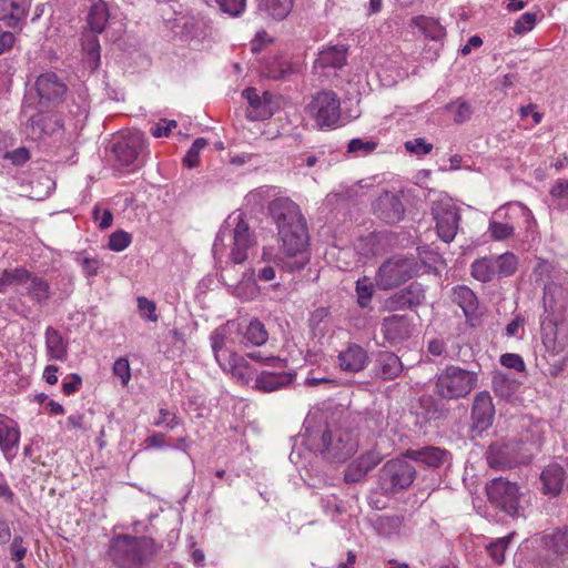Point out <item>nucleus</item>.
Wrapping results in <instances>:
<instances>
[{
  "label": "nucleus",
  "instance_id": "obj_30",
  "mask_svg": "<svg viewBox=\"0 0 568 568\" xmlns=\"http://www.w3.org/2000/svg\"><path fill=\"white\" fill-rule=\"evenodd\" d=\"M310 327L315 337H324L331 332L333 322L325 307L316 308L310 317Z\"/></svg>",
  "mask_w": 568,
  "mask_h": 568
},
{
  "label": "nucleus",
  "instance_id": "obj_6",
  "mask_svg": "<svg viewBox=\"0 0 568 568\" xmlns=\"http://www.w3.org/2000/svg\"><path fill=\"white\" fill-rule=\"evenodd\" d=\"M432 215L436 222L438 236L446 243L452 242L458 231L459 212L453 199L439 194L432 204Z\"/></svg>",
  "mask_w": 568,
  "mask_h": 568
},
{
  "label": "nucleus",
  "instance_id": "obj_14",
  "mask_svg": "<svg viewBox=\"0 0 568 568\" xmlns=\"http://www.w3.org/2000/svg\"><path fill=\"white\" fill-rule=\"evenodd\" d=\"M495 416V407L488 392L476 395L471 409L473 430L483 433L491 425Z\"/></svg>",
  "mask_w": 568,
  "mask_h": 568
},
{
  "label": "nucleus",
  "instance_id": "obj_55",
  "mask_svg": "<svg viewBox=\"0 0 568 568\" xmlns=\"http://www.w3.org/2000/svg\"><path fill=\"white\" fill-rule=\"evenodd\" d=\"M101 210L99 206H95L93 210V217L97 222H99V227L102 230L109 229L113 222V214L110 210H104L102 212V216L100 219Z\"/></svg>",
  "mask_w": 568,
  "mask_h": 568
},
{
  "label": "nucleus",
  "instance_id": "obj_41",
  "mask_svg": "<svg viewBox=\"0 0 568 568\" xmlns=\"http://www.w3.org/2000/svg\"><path fill=\"white\" fill-rule=\"evenodd\" d=\"M206 145L207 141L205 139H196L183 159L184 164L190 169L197 166L200 153Z\"/></svg>",
  "mask_w": 568,
  "mask_h": 568
},
{
  "label": "nucleus",
  "instance_id": "obj_15",
  "mask_svg": "<svg viewBox=\"0 0 568 568\" xmlns=\"http://www.w3.org/2000/svg\"><path fill=\"white\" fill-rule=\"evenodd\" d=\"M374 213L388 224L399 222L404 216V205L398 195L389 192L381 194L373 203Z\"/></svg>",
  "mask_w": 568,
  "mask_h": 568
},
{
  "label": "nucleus",
  "instance_id": "obj_34",
  "mask_svg": "<svg viewBox=\"0 0 568 568\" xmlns=\"http://www.w3.org/2000/svg\"><path fill=\"white\" fill-rule=\"evenodd\" d=\"M496 275L510 276L513 275L518 265V260L513 253H504L494 258Z\"/></svg>",
  "mask_w": 568,
  "mask_h": 568
},
{
  "label": "nucleus",
  "instance_id": "obj_13",
  "mask_svg": "<svg viewBox=\"0 0 568 568\" xmlns=\"http://www.w3.org/2000/svg\"><path fill=\"white\" fill-rule=\"evenodd\" d=\"M236 221L230 258L235 264H242L247 258L248 250L253 248L256 242L242 215H237Z\"/></svg>",
  "mask_w": 568,
  "mask_h": 568
},
{
  "label": "nucleus",
  "instance_id": "obj_2",
  "mask_svg": "<svg viewBox=\"0 0 568 568\" xmlns=\"http://www.w3.org/2000/svg\"><path fill=\"white\" fill-rule=\"evenodd\" d=\"M489 500L511 517L523 516L527 499L516 484L504 478H495L487 485Z\"/></svg>",
  "mask_w": 568,
  "mask_h": 568
},
{
  "label": "nucleus",
  "instance_id": "obj_42",
  "mask_svg": "<svg viewBox=\"0 0 568 568\" xmlns=\"http://www.w3.org/2000/svg\"><path fill=\"white\" fill-rule=\"evenodd\" d=\"M537 22V16L534 12H525L514 23L513 31L516 34H524L534 29Z\"/></svg>",
  "mask_w": 568,
  "mask_h": 568
},
{
  "label": "nucleus",
  "instance_id": "obj_10",
  "mask_svg": "<svg viewBox=\"0 0 568 568\" xmlns=\"http://www.w3.org/2000/svg\"><path fill=\"white\" fill-rule=\"evenodd\" d=\"M308 112L320 128H332L339 120V99L332 91L320 92L308 104Z\"/></svg>",
  "mask_w": 568,
  "mask_h": 568
},
{
  "label": "nucleus",
  "instance_id": "obj_46",
  "mask_svg": "<svg viewBox=\"0 0 568 568\" xmlns=\"http://www.w3.org/2000/svg\"><path fill=\"white\" fill-rule=\"evenodd\" d=\"M510 538L511 535L505 536L488 546L489 554L496 564H501L504 561V552Z\"/></svg>",
  "mask_w": 568,
  "mask_h": 568
},
{
  "label": "nucleus",
  "instance_id": "obj_35",
  "mask_svg": "<svg viewBox=\"0 0 568 568\" xmlns=\"http://www.w3.org/2000/svg\"><path fill=\"white\" fill-rule=\"evenodd\" d=\"M423 298H424V296L419 292V290H416V292H414L413 285H412V286H409V288L406 292H403L399 295H396L395 297L389 298L387 301V305H388V307H393L395 305H398L400 307H404V306L413 307V306L420 304Z\"/></svg>",
  "mask_w": 568,
  "mask_h": 568
},
{
  "label": "nucleus",
  "instance_id": "obj_43",
  "mask_svg": "<svg viewBox=\"0 0 568 568\" xmlns=\"http://www.w3.org/2000/svg\"><path fill=\"white\" fill-rule=\"evenodd\" d=\"M338 367L345 373H356L366 366V357H336Z\"/></svg>",
  "mask_w": 568,
  "mask_h": 568
},
{
  "label": "nucleus",
  "instance_id": "obj_3",
  "mask_svg": "<svg viewBox=\"0 0 568 568\" xmlns=\"http://www.w3.org/2000/svg\"><path fill=\"white\" fill-rule=\"evenodd\" d=\"M477 385V374L457 366L445 368L437 378L436 389L439 396L457 399L468 395Z\"/></svg>",
  "mask_w": 568,
  "mask_h": 568
},
{
  "label": "nucleus",
  "instance_id": "obj_22",
  "mask_svg": "<svg viewBox=\"0 0 568 568\" xmlns=\"http://www.w3.org/2000/svg\"><path fill=\"white\" fill-rule=\"evenodd\" d=\"M381 456L377 453L368 452L362 455L356 462L352 463L345 473V480L347 483L359 481L371 469H373L381 462Z\"/></svg>",
  "mask_w": 568,
  "mask_h": 568
},
{
  "label": "nucleus",
  "instance_id": "obj_29",
  "mask_svg": "<svg viewBox=\"0 0 568 568\" xmlns=\"http://www.w3.org/2000/svg\"><path fill=\"white\" fill-rule=\"evenodd\" d=\"M453 301L458 304L466 317L473 316L478 308V300L475 293L467 286H457L453 290Z\"/></svg>",
  "mask_w": 568,
  "mask_h": 568
},
{
  "label": "nucleus",
  "instance_id": "obj_37",
  "mask_svg": "<svg viewBox=\"0 0 568 568\" xmlns=\"http://www.w3.org/2000/svg\"><path fill=\"white\" fill-rule=\"evenodd\" d=\"M265 10L277 20L284 19L293 7V0H263Z\"/></svg>",
  "mask_w": 568,
  "mask_h": 568
},
{
  "label": "nucleus",
  "instance_id": "obj_57",
  "mask_svg": "<svg viewBox=\"0 0 568 568\" xmlns=\"http://www.w3.org/2000/svg\"><path fill=\"white\" fill-rule=\"evenodd\" d=\"M376 148V143L372 141L364 142L361 139H353L348 143V152H357V151H365L366 153H369L374 151Z\"/></svg>",
  "mask_w": 568,
  "mask_h": 568
},
{
  "label": "nucleus",
  "instance_id": "obj_12",
  "mask_svg": "<svg viewBox=\"0 0 568 568\" xmlns=\"http://www.w3.org/2000/svg\"><path fill=\"white\" fill-rule=\"evenodd\" d=\"M243 97L248 102L246 115L252 121H263L273 115L275 102L270 92L264 91L262 95H260L255 88H247L243 91Z\"/></svg>",
  "mask_w": 568,
  "mask_h": 568
},
{
  "label": "nucleus",
  "instance_id": "obj_18",
  "mask_svg": "<svg viewBox=\"0 0 568 568\" xmlns=\"http://www.w3.org/2000/svg\"><path fill=\"white\" fill-rule=\"evenodd\" d=\"M405 457L417 463H423L426 466L437 468L449 462L450 454L439 447L429 446L422 449H408L405 453Z\"/></svg>",
  "mask_w": 568,
  "mask_h": 568
},
{
  "label": "nucleus",
  "instance_id": "obj_23",
  "mask_svg": "<svg viewBox=\"0 0 568 568\" xmlns=\"http://www.w3.org/2000/svg\"><path fill=\"white\" fill-rule=\"evenodd\" d=\"M292 381V374L263 371L255 378V387L262 392H274L291 384Z\"/></svg>",
  "mask_w": 568,
  "mask_h": 568
},
{
  "label": "nucleus",
  "instance_id": "obj_21",
  "mask_svg": "<svg viewBox=\"0 0 568 568\" xmlns=\"http://www.w3.org/2000/svg\"><path fill=\"white\" fill-rule=\"evenodd\" d=\"M215 359L224 372L242 383H247L254 374L246 357H215Z\"/></svg>",
  "mask_w": 568,
  "mask_h": 568
},
{
  "label": "nucleus",
  "instance_id": "obj_9",
  "mask_svg": "<svg viewBox=\"0 0 568 568\" xmlns=\"http://www.w3.org/2000/svg\"><path fill=\"white\" fill-rule=\"evenodd\" d=\"M545 554L540 557V568H568V528L542 538Z\"/></svg>",
  "mask_w": 568,
  "mask_h": 568
},
{
  "label": "nucleus",
  "instance_id": "obj_60",
  "mask_svg": "<svg viewBox=\"0 0 568 568\" xmlns=\"http://www.w3.org/2000/svg\"><path fill=\"white\" fill-rule=\"evenodd\" d=\"M146 448H164L165 435L161 433H154L145 439Z\"/></svg>",
  "mask_w": 568,
  "mask_h": 568
},
{
  "label": "nucleus",
  "instance_id": "obj_61",
  "mask_svg": "<svg viewBox=\"0 0 568 568\" xmlns=\"http://www.w3.org/2000/svg\"><path fill=\"white\" fill-rule=\"evenodd\" d=\"M500 363L503 366L514 368L518 372H521L525 368L523 357H500Z\"/></svg>",
  "mask_w": 568,
  "mask_h": 568
},
{
  "label": "nucleus",
  "instance_id": "obj_48",
  "mask_svg": "<svg viewBox=\"0 0 568 568\" xmlns=\"http://www.w3.org/2000/svg\"><path fill=\"white\" fill-rule=\"evenodd\" d=\"M113 373L121 378L123 386L128 385L131 378V369L128 357H118L113 364Z\"/></svg>",
  "mask_w": 568,
  "mask_h": 568
},
{
  "label": "nucleus",
  "instance_id": "obj_1",
  "mask_svg": "<svg viewBox=\"0 0 568 568\" xmlns=\"http://www.w3.org/2000/svg\"><path fill=\"white\" fill-rule=\"evenodd\" d=\"M270 213L277 226L283 252L287 257H297L285 262L283 267L288 272L302 270L308 262V232L298 205L290 199H275L270 203Z\"/></svg>",
  "mask_w": 568,
  "mask_h": 568
},
{
  "label": "nucleus",
  "instance_id": "obj_54",
  "mask_svg": "<svg viewBox=\"0 0 568 568\" xmlns=\"http://www.w3.org/2000/svg\"><path fill=\"white\" fill-rule=\"evenodd\" d=\"M525 317L523 315H516V317L507 324L506 335L509 337L518 336L524 332Z\"/></svg>",
  "mask_w": 568,
  "mask_h": 568
},
{
  "label": "nucleus",
  "instance_id": "obj_45",
  "mask_svg": "<svg viewBox=\"0 0 568 568\" xmlns=\"http://www.w3.org/2000/svg\"><path fill=\"white\" fill-rule=\"evenodd\" d=\"M219 4L220 9L231 16V17H239L243 13L246 0H215Z\"/></svg>",
  "mask_w": 568,
  "mask_h": 568
},
{
  "label": "nucleus",
  "instance_id": "obj_25",
  "mask_svg": "<svg viewBox=\"0 0 568 568\" xmlns=\"http://www.w3.org/2000/svg\"><path fill=\"white\" fill-rule=\"evenodd\" d=\"M521 427L526 428V434L521 435L520 445L523 447H527L526 444L530 446L538 447L544 438V435L547 430V425L544 422H534L528 417L521 418Z\"/></svg>",
  "mask_w": 568,
  "mask_h": 568
},
{
  "label": "nucleus",
  "instance_id": "obj_59",
  "mask_svg": "<svg viewBox=\"0 0 568 568\" xmlns=\"http://www.w3.org/2000/svg\"><path fill=\"white\" fill-rule=\"evenodd\" d=\"M550 194L554 197L568 200V181L559 180L551 189Z\"/></svg>",
  "mask_w": 568,
  "mask_h": 568
},
{
  "label": "nucleus",
  "instance_id": "obj_11",
  "mask_svg": "<svg viewBox=\"0 0 568 568\" xmlns=\"http://www.w3.org/2000/svg\"><path fill=\"white\" fill-rule=\"evenodd\" d=\"M145 148L144 134L139 130L128 131L116 139L112 151L119 164L132 165Z\"/></svg>",
  "mask_w": 568,
  "mask_h": 568
},
{
  "label": "nucleus",
  "instance_id": "obj_20",
  "mask_svg": "<svg viewBox=\"0 0 568 568\" xmlns=\"http://www.w3.org/2000/svg\"><path fill=\"white\" fill-rule=\"evenodd\" d=\"M566 471L564 467L557 463L548 465L540 475L542 484V493L550 496L558 495L564 486Z\"/></svg>",
  "mask_w": 568,
  "mask_h": 568
},
{
  "label": "nucleus",
  "instance_id": "obj_19",
  "mask_svg": "<svg viewBox=\"0 0 568 568\" xmlns=\"http://www.w3.org/2000/svg\"><path fill=\"white\" fill-rule=\"evenodd\" d=\"M60 128L59 116L51 112H39L29 120V130L33 139H42Z\"/></svg>",
  "mask_w": 568,
  "mask_h": 568
},
{
  "label": "nucleus",
  "instance_id": "obj_52",
  "mask_svg": "<svg viewBox=\"0 0 568 568\" xmlns=\"http://www.w3.org/2000/svg\"><path fill=\"white\" fill-rule=\"evenodd\" d=\"M6 281L10 284L19 283L23 285H28L30 280L32 278L30 274L22 268H16L13 271H4Z\"/></svg>",
  "mask_w": 568,
  "mask_h": 568
},
{
  "label": "nucleus",
  "instance_id": "obj_4",
  "mask_svg": "<svg viewBox=\"0 0 568 568\" xmlns=\"http://www.w3.org/2000/svg\"><path fill=\"white\" fill-rule=\"evenodd\" d=\"M357 446L356 439L349 432L337 428L323 432L318 449L324 458L343 463L356 453Z\"/></svg>",
  "mask_w": 568,
  "mask_h": 568
},
{
  "label": "nucleus",
  "instance_id": "obj_26",
  "mask_svg": "<svg viewBox=\"0 0 568 568\" xmlns=\"http://www.w3.org/2000/svg\"><path fill=\"white\" fill-rule=\"evenodd\" d=\"M346 63V48L344 45H334L320 52L315 61V68L339 69Z\"/></svg>",
  "mask_w": 568,
  "mask_h": 568
},
{
  "label": "nucleus",
  "instance_id": "obj_36",
  "mask_svg": "<svg viewBox=\"0 0 568 568\" xmlns=\"http://www.w3.org/2000/svg\"><path fill=\"white\" fill-rule=\"evenodd\" d=\"M237 329L239 324L233 321H229L226 324L217 327L211 335L213 352H220L223 348L227 336Z\"/></svg>",
  "mask_w": 568,
  "mask_h": 568
},
{
  "label": "nucleus",
  "instance_id": "obj_49",
  "mask_svg": "<svg viewBox=\"0 0 568 568\" xmlns=\"http://www.w3.org/2000/svg\"><path fill=\"white\" fill-rule=\"evenodd\" d=\"M295 72V67L288 61H278L273 64L268 71V77L275 80L284 79L286 75Z\"/></svg>",
  "mask_w": 568,
  "mask_h": 568
},
{
  "label": "nucleus",
  "instance_id": "obj_51",
  "mask_svg": "<svg viewBox=\"0 0 568 568\" xmlns=\"http://www.w3.org/2000/svg\"><path fill=\"white\" fill-rule=\"evenodd\" d=\"M138 308L143 317L152 322L158 321V315L155 314L156 307L154 302L141 296L138 298Z\"/></svg>",
  "mask_w": 568,
  "mask_h": 568
},
{
  "label": "nucleus",
  "instance_id": "obj_17",
  "mask_svg": "<svg viewBox=\"0 0 568 568\" xmlns=\"http://www.w3.org/2000/svg\"><path fill=\"white\" fill-rule=\"evenodd\" d=\"M20 442V429L18 423L0 414V450L8 460L14 457V449Z\"/></svg>",
  "mask_w": 568,
  "mask_h": 568
},
{
  "label": "nucleus",
  "instance_id": "obj_8",
  "mask_svg": "<svg viewBox=\"0 0 568 568\" xmlns=\"http://www.w3.org/2000/svg\"><path fill=\"white\" fill-rule=\"evenodd\" d=\"M413 274V260L392 257L379 266L375 277V285L381 290H392L408 281Z\"/></svg>",
  "mask_w": 568,
  "mask_h": 568
},
{
  "label": "nucleus",
  "instance_id": "obj_39",
  "mask_svg": "<svg viewBox=\"0 0 568 568\" xmlns=\"http://www.w3.org/2000/svg\"><path fill=\"white\" fill-rule=\"evenodd\" d=\"M26 288L28 294L39 302L49 298V284L41 278L32 277Z\"/></svg>",
  "mask_w": 568,
  "mask_h": 568
},
{
  "label": "nucleus",
  "instance_id": "obj_63",
  "mask_svg": "<svg viewBox=\"0 0 568 568\" xmlns=\"http://www.w3.org/2000/svg\"><path fill=\"white\" fill-rule=\"evenodd\" d=\"M7 158H9L14 164H22L29 159V151L24 148H19L13 152L8 153Z\"/></svg>",
  "mask_w": 568,
  "mask_h": 568
},
{
  "label": "nucleus",
  "instance_id": "obj_32",
  "mask_svg": "<svg viewBox=\"0 0 568 568\" xmlns=\"http://www.w3.org/2000/svg\"><path fill=\"white\" fill-rule=\"evenodd\" d=\"M471 275L475 280L486 283L496 276L494 257H483L471 264Z\"/></svg>",
  "mask_w": 568,
  "mask_h": 568
},
{
  "label": "nucleus",
  "instance_id": "obj_53",
  "mask_svg": "<svg viewBox=\"0 0 568 568\" xmlns=\"http://www.w3.org/2000/svg\"><path fill=\"white\" fill-rule=\"evenodd\" d=\"M11 558L14 561H22V559L27 555V547L23 545V538L21 536H16L10 546Z\"/></svg>",
  "mask_w": 568,
  "mask_h": 568
},
{
  "label": "nucleus",
  "instance_id": "obj_28",
  "mask_svg": "<svg viewBox=\"0 0 568 568\" xmlns=\"http://www.w3.org/2000/svg\"><path fill=\"white\" fill-rule=\"evenodd\" d=\"M383 331L390 339L405 338L409 335V321L404 315H390L384 318Z\"/></svg>",
  "mask_w": 568,
  "mask_h": 568
},
{
  "label": "nucleus",
  "instance_id": "obj_58",
  "mask_svg": "<svg viewBox=\"0 0 568 568\" xmlns=\"http://www.w3.org/2000/svg\"><path fill=\"white\" fill-rule=\"evenodd\" d=\"M471 115V108L467 102H460L457 105L455 113V122L463 123L467 121Z\"/></svg>",
  "mask_w": 568,
  "mask_h": 568
},
{
  "label": "nucleus",
  "instance_id": "obj_47",
  "mask_svg": "<svg viewBox=\"0 0 568 568\" xmlns=\"http://www.w3.org/2000/svg\"><path fill=\"white\" fill-rule=\"evenodd\" d=\"M489 232L494 240L501 241L514 234V227L509 224L493 221L489 223Z\"/></svg>",
  "mask_w": 568,
  "mask_h": 568
},
{
  "label": "nucleus",
  "instance_id": "obj_44",
  "mask_svg": "<svg viewBox=\"0 0 568 568\" xmlns=\"http://www.w3.org/2000/svg\"><path fill=\"white\" fill-rule=\"evenodd\" d=\"M131 243V235L125 231H116L109 237V248L114 252L125 250Z\"/></svg>",
  "mask_w": 568,
  "mask_h": 568
},
{
  "label": "nucleus",
  "instance_id": "obj_64",
  "mask_svg": "<svg viewBox=\"0 0 568 568\" xmlns=\"http://www.w3.org/2000/svg\"><path fill=\"white\" fill-rule=\"evenodd\" d=\"M81 263H82L84 272L89 276H93V275L98 274L99 262L97 260L83 257Z\"/></svg>",
  "mask_w": 568,
  "mask_h": 568
},
{
  "label": "nucleus",
  "instance_id": "obj_5",
  "mask_svg": "<svg viewBox=\"0 0 568 568\" xmlns=\"http://www.w3.org/2000/svg\"><path fill=\"white\" fill-rule=\"evenodd\" d=\"M531 457L532 450L529 447H523L519 443L513 440L494 443L487 452V463L496 469H506L526 464Z\"/></svg>",
  "mask_w": 568,
  "mask_h": 568
},
{
  "label": "nucleus",
  "instance_id": "obj_24",
  "mask_svg": "<svg viewBox=\"0 0 568 568\" xmlns=\"http://www.w3.org/2000/svg\"><path fill=\"white\" fill-rule=\"evenodd\" d=\"M27 16V8L16 0H0V20L16 28Z\"/></svg>",
  "mask_w": 568,
  "mask_h": 568
},
{
  "label": "nucleus",
  "instance_id": "obj_16",
  "mask_svg": "<svg viewBox=\"0 0 568 568\" xmlns=\"http://www.w3.org/2000/svg\"><path fill=\"white\" fill-rule=\"evenodd\" d=\"M34 87L41 103L60 102L67 91L65 84L53 72L39 75Z\"/></svg>",
  "mask_w": 568,
  "mask_h": 568
},
{
  "label": "nucleus",
  "instance_id": "obj_31",
  "mask_svg": "<svg viewBox=\"0 0 568 568\" xmlns=\"http://www.w3.org/2000/svg\"><path fill=\"white\" fill-rule=\"evenodd\" d=\"M109 9L105 2L99 1L92 4L88 14V24L94 33L104 31L109 20Z\"/></svg>",
  "mask_w": 568,
  "mask_h": 568
},
{
  "label": "nucleus",
  "instance_id": "obj_38",
  "mask_svg": "<svg viewBox=\"0 0 568 568\" xmlns=\"http://www.w3.org/2000/svg\"><path fill=\"white\" fill-rule=\"evenodd\" d=\"M47 349L50 355H64L67 345L61 335L53 328L49 327L45 332Z\"/></svg>",
  "mask_w": 568,
  "mask_h": 568
},
{
  "label": "nucleus",
  "instance_id": "obj_40",
  "mask_svg": "<svg viewBox=\"0 0 568 568\" xmlns=\"http://www.w3.org/2000/svg\"><path fill=\"white\" fill-rule=\"evenodd\" d=\"M382 375L386 379H392L400 374L403 364L400 357H383L381 362Z\"/></svg>",
  "mask_w": 568,
  "mask_h": 568
},
{
  "label": "nucleus",
  "instance_id": "obj_7",
  "mask_svg": "<svg viewBox=\"0 0 568 568\" xmlns=\"http://www.w3.org/2000/svg\"><path fill=\"white\" fill-rule=\"evenodd\" d=\"M405 455L387 462L381 471L382 488L387 493H397L408 488L415 479V468L407 462Z\"/></svg>",
  "mask_w": 568,
  "mask_h": 568
},
{
  "label": "nucleus",
  "instance_id": "obj_27",
  "mask_svg": "<svg viewBox=\"0 0 568 568\" xmlns=\"http://www.w3.org/2000/svg\"><path fill=\"white\" fill-rule=\"evenodd\" d=\"M410 26L417 27L425 37L435 41H442L446 36L445 28L438 22V20L430 17H415L410 20Z\"/></svg>",
  "mask_w": 568,
  "mask_h": 568
},
{
  "label": "nucleus",
  "instance_id": "obj_56",
  "mask_svg": "<svg viewBox=\"0 0 568 568\" xmlns=\"http://www.w3.org/2000/svg\"><path fill=\"white\" fill-rule=\"evenodd\" d=\"M356 291L358 294V303L361 306H366L367 302L372 297V285L365 283V281H358L356 284Z\"/></svg>",
  "mask_w": 568,
  "mask_h": 568
},
{
  "label": "nucleus",
  "instance_id": "obj_62",
  "mask_svg": "<svg viewBox=\"0 0 568 568\" xmlns=\"http://www.w3.org/2000/svg\"><path fill=\"white\" fill-rule=\"evenodd\" d=\"M14 43V36L12 32L3 31L0 28V54L10 49Z\"/></svg>",
  "mask_w": 568,
  "mask_h": 568
},
{
  "label": "nucleus",
  "instance_id": "obj_33",
  "mask_svg": "<svg viewBox=\"0 0 568 568\" xmlns=\"http://www.w3.org/2000/svg\"><path fill=\"white\" fill-rule=\"evenodd\" d=\"M268 338V333L265 326L258 320H252L246 327L244 339L247 344L260 346L263 345Z\"/></svg>",
  "mask_w": 568,
  "mask_h": 568
},
{
  "label": "nucleus",
  "instance_id": "obj_50",
  "mask_svg": "<svg viewBox=\"0 0 568 568\" xmlns=\"http://www.w3.org/2000/svg\"><path fill=\"white\" fill-rule=\"evenodd\" d=\"M405 149L409 153L425 155L432 152L433 144L427 143L423 138H417L405 143Z\"/></svg>",
  "mask_w": 568,
  "mask_h": 568
}]
</instances>
